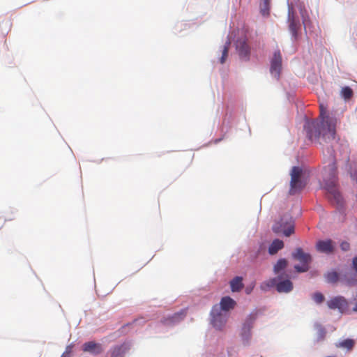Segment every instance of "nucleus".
I'll list each match as a JSON object with an SVG mask.
<instances>
[{
  "label": "nucleus",
  "mask_w": 357,
  "mask_h": 357,
  "mask_svg": "<svg viewBox=\"0 0 357 357\" xmlns=\"http://www.w3.org/2000/svg\"><path fill=\"white\" fill-rule=\"evenodd\" d=\"M300 13L302 17L304 29H307L310 24V20L307 11L305 9L301 8Z\"/></svg>",
  "instance_id": "obj_26"
},
{
  "label": "nucleus",
  "mask_w": 357,
  "mask_h": 357,
  "mask_svg": "<svg viewBox=\"0 0 357 357\" xmlns=\"http://www.w3.org/2000/svg\"><path fill=\"white\" fill-rule=\"evenodd\" d=\"M255 319V315L250 314L247 317L246 320L243 323L241 331V335L243 339L248 340L250 337V331L252 328Z\"/></svg>",
  "instance_id": "obj_10"
},
{
  "label": "nucleus",
  "mask_w": 357,
  "mask_h": 357,
  "mask_svg": "<svg viewBox=\"0 0 357 357\" xmlns=\"http://www.w3.org/2000/svg\"><path fill=\"white\" fill-rule=\"evenodd\" d=\"M351 176L353 178V179L357 181V174L356 175V174H351Z\"/></svg>",
  "instance_id": "obj_33"
},
{
  "label": "nucleus",
  "mask_w": 357,
  "mask_h": 357,
  "mask_svg": "<svg viewBox=\"0 0 357 357\" xmlns=\"http://www.w3.org/2000/svg\"><path fill=\"white\" fill-rule=\"evenodd\" d=\"M236 305V301L229 296H225L222 298L220 303V309L221 311H229L235 307Z\"/></svg>",
  "instance_id": "obj_16"
},
{
  "label": "nucleus",
  "mask_w": 357,
  "mask_h": 357,
  "mask_svg": "<svg viewBox=\"0 0 357 357\" xmlns=\"http://www.w3.org/2000/svg\"><path fill=\"white\" fill-rule=\"evenodd\" d=\"M271 0H261V1H263V2H268V3H271Z\"/></svg>",
  "instance_id": "obj_35"
},
{
  "label": "nucleus",
  "mask_w": 357,
  "mask_h": 357,
  "mask_svg": "<svg viewBox=\"0 0 357 357\" xmlns=\"http://www.w3.org/2000/svg\"><path fill=\"white\" fill-rule=\"evenodd\" d=\"M230 45V42L226 43V44L223 46L222 50V56L220 59V62L222 64L225 62L227 56H228V52H229V48Z\"/></svg>",
  "instance_id": "obj_27"
},
{
  "label": "nucleus",
  "mask_w": 357,
  "mask_h": 357,
  "mask_svg": "<svg viewBox=\"0 0 357 357\" xmlns=\"http://www.w3.org/2000/svg\"><path fill=\"white\" fill-rule=\"evenodd\" d=\"M282 69V55L279 50L274 52L271 61V73L278 79Z\"/></svg>",
  "instance_id": "obj_8"
},
{
  "label": "nucleus",
  "mask_w": 357,
  "mask_h": 357,
  "mask_svg": "<svg viewBox=\"0 0 357 357\" xmlns=\"http://www.w3.org/2000/svg\"><path fill=\"white\" fill-rule=\"evenodd\" d=\"M353 311L357 312V301H356L355 306L353 308Z\"/></svg>",
  "instance_id": "obj_34"
},
{
  "label": "nucleus",
  "mask_w": 357,
  "mask_h": 357,
  "mask_svg": "<svg viewBox=\"0 0 357 357\" xmlns=\"http://www.w3.org/2000/svg\"><path fill=\"white\" fill-rule=\"evenodd\" d=\"M211 323L217 329H222L227 321V315L222 312L218 305L213 307L211 312Z\"/></svg>",
  "instance_id": "obj_5"
},
{
  "label": "nucleus",
  "mask_w": 357,
  "mask_h": 357,
  "mask_svg": "<svg viewBox=\"0 0 357 357\" xmlns=\"http://www.w3.org/2000/svg\"><path fill=\"white\" fill-rule=\"evenodd\" d=\"M316 248L321 252L330 254L334 250V243L331 239L319 241L317 242Z\"/></svg>",
  "instance_id": "obj_12"
},
{
  "label": "nucleus",
  "mask_w": 357,
  "mask_h": 357,
  "mask_svg": "<svg viewBox=\"0 0 357 357\" xmlns=\"http://www.w3.org/2000/svg\"><path fill=\"white\" fill-rule=\"evenodd\" d=\"M317 339L318 342L324 340L326 335V331L321 325H317Z\"/></svg>",
  "instance_id": "obj_25"
},
{
  "label": "nucleus",
  "mask_w": 357,
  "mask_h": 357,
  "mask_svg": "<svg viewBox=\"0 0 357 357\" xmlns=\"http://www.w3.org/2000/svg\"><path fill=\"white\" fill-rule=\"evenodd\" d=\"M321 120L307 121L305 129L310 140L318 139L322 146L324 154L328 157V165L325 167L328 176L324 178V188L327 191V197L331 203L341 206L342 197L337 189V167L335 165L334 150L328 145L335 139L337 119L327 112L326 108L320 105Z\"/></svg>",
  "instance_id": "obj_1"
},
{
  "label": "nucleus",
  "mask_w": 357,
  "mask_h": 357,
  "mask_svg": "<svg viewBox=\"0 0 357 357\" xmlns=\"http://www.w3.org/2000/svg\"><path fill=\"white\" fill-rule=\"evenodd\" d=\"M130 349V345L124 342L120 345H116L110 349L111 357H124L126 353Z\"/></svg>",
  "instance_id": "obj_13"
},
{
  "label": "nucleus",
  "mask_w": 357,
  "mask_h": 357,
  "mask_svg": "<svg viewBox=\"0 0 357 357\" xmlns=\"http://www.w3.org/2000/svg\"><path fill=\"white\" fill-rule=\"evenodd\" d=\"M284 248V243L280 239H275L268 248V253L271 255H275L279 250Z\"/></svg>",
  "instance_id": "obj_19"
},
{
  "label": "nucleus",
  "mask_w": 357,
  "mask_h": 357,
  "mask_svg": "<svg viewBox=\"0 0 357 357\" xmlns=\"http://www.w3.org/2000/svg\"><path fill=\"white\" fill-rule=\"evenodd\" d=\"M288 265V261L285 259H280L273 266V272L275 274L280 275V273L284 271Z\"/></svg>",
  "instance_id": "obj_21"
},
{
  "label": "nucleus",
  "mask_w": 357,
  "mask_h": 357,
  "mask_svg": "<svg viewBox=\"0 0 357 357\" xmlns=\"http://www.w3.org/2000/svg\"><path fill=\"white\" fill-rule=\"evenodd\" d=\"M274 233H282L285 236H290L294 233V220L291 217L285 215L275 222L272 227Z\"/></svg>",
  "instance_id": "obj_2"
},
{
  "label": "nucleus",
  "mask_w": 357,
  "mask_h": 357,
  "mask_svg": "<svg viewBox=\"0 0 357 357\" xmlns=\"http://www.w3.org/2000/svg\"><path fill=\"white\" fill-rule=\"evenodd\" d=\"M270 11V3L261 1L260 6V13L263 16H268Z\"/></svg>",
  "instance_id": "obj_28"
},
{
  "label": "nucleus",
  "mask_w": 357,
  "mask_h": 357,
  "mask_svg": "<svg viewBox=\"0 0 357 357\" xmlns=\"http://www.w3.org/2000/svg\"><path fill=\"white\" fill-rule=\"evenodd\" d=\"M242 277L236 276L230 281L231 289L233 292L240 291L243 288Z\"/></svg>",
  "instance_id": "obj_20"
},
{
  "label": "nucleus",
  "mask_w": 357,
  "mask_h": 357,
  "mask_svg": "<svg viewBox=\"0 0 357 357\" xmlns=\"http://www.w3.org/2000/svg\"><path fill=\"white\" fill-rule=\"evenodd\" d=\"M283 278H284V273ZM293 289V283L289 279H284L279 280L276 285V290L279 293H289Z\"/></svg>",
  "instance_id": "obj_14"
},
{
  "label": "nucleus",
  "mask_w": 357,
  "mask_h": 357,
  "mask_svg": "<svg viewBox=\"0 0 357 357\" xmlns=\"http://www.w3.org/2000/svg\"><path fill=\"white\" fill-rule=\"evenodd\" d=\"M61 357H66L65 354H63Z\"/></svg>",
  "instance_id": "obj_36"
},
{
  "label": "nucleus",
  "mask_w": 357,
  "mask_h": 357,
  "mask_svg": "<svg viewBox=\"0 0 357 357\" xmlns=\"http://www.w3.org/2000/svg\"><path fill=\"white\" fill-rule=\"evenodd\" d=\"M342 280L349 286L357 285V273L355 271L345 273Z\"/></svg>",
  "instance_id": "obj_18"
},
{
  "label": "nucleus",
  "mask_w": 357,
  "mask_h": 357,
  "mask_svg": "<svg viewBox=\"0 0 357 357\" xmlns=\"http://www.w3.org/2000/svg\"><path fill=\"white\" fill-rule=\"evenodd\" d=\"M236 50L240 58L248 61L250 54V48L245 39H238L236 41Z\"/></svg>",
  "instance_id": "obj_9"
},
{
  "label": "nucleus",
  "mask_w": 357,
  "mask_h": 357,
  "mask_svg": "<svg viewBox=\"0 0 357 357\" xmlns=\"http://www.w3.org/2000/svg\"><path fill=\"white\" fill-rule=\"evenodd\" d=\"M186 315L185 310L174 314L172 316L164 319L162 322L165 325H172L182 320Z\"/></svg>",
  "instance_id": "obj_15"
},
{
  "label": "nucleus",
  "mask_w": 357,
  "mask_h": 357,
  "mask_svg": "<svg viewBox=\"0 0 357 357\" xmlns=\"http://www.w3.org/2000/svg\"><path fill=\"white\" fill-rule=\"evenodd\" d=\"M327 305L331 310L337 309L340 312L344 313L348 309L349 304L344 296H337L329 300Z\"/></svg>",
  "instance_id": "obj_6"
},
{
  "label": "nucleus",
  "mask_w": 357,
  "mask_h": 357,
  "mask_svg": "<svg viewBox=\"0 0 357 357\" xmlns=\"http://www.w3.org/2000/svg\"><path fill=\"white\" fill-rule=\"evenodd\" d=\"M351 269L357 273V256L352 259Z\"/></svg>",
  "instance_id": "obj_30"
},
{
  "label": "nucleus",
  "mask_w": 357,
  "mask_h": 357,
  "mask_svg": "<svg viewBox=\"0 0 357 357\" xmlns=\"http://www.w3.org/2000/svg\"><path fill=\"white\" fill-rule=\"evenodd\" d=\"M325 278H326V281L328 283H335L339 280V274L337 271H332L328 272L325 275Z\"/></svg>",
  "instance_id": "obj_23"
},
{
  "label": "nucleus",
  "mask_w": 357,
  "mask_h": 357,
  "mask_svg": "<svg viewBox=\"0 0 357 357\" xmlns=\"http://www.w3.org/2000/svg\"><path fill=\"white\" fill-rule=\"evenodd\" d=\"M313 300L315 303L319 304L321 303L324 300V296L321 293L317 292L313 295Z\"/></svg>",
  "instance_id": "obj_29"
},
{
  "label": "nucleus",
  "mask_w": 357,
  "mask_h": 357,
  "mask_svg": "<svg viewBox=\"0 0 357 357\" xmlns=\"http://www.w3.org/2000/svg\"><path fill=\"white\" fill-rule=\"evenodd\" d=\"M341 96L346 100H350L353 95V90L349 86H344L341 90Z\"/></svg>",
  "instance_id": "obj_24"
},
{
  "label": "nucleus",
  "mask_w": 357,
  "mask_h": 357,
  "mask_svg": "<svg viewBox=\"0 0 357 357\" xmlns=\"http://www.w3.org/2000/svg\"><path fill=\"white\" fill-rule=\"evenodd\" d=\"M355 342L352 339H346L336 344L337 347L345 348L351 350L354 346Z\"/></svg>",
  "instance_id": "obj_22"
},
{
  "label": "nucleus",
  "mask_w": 357,
  "mask_h": 357,
  "mask_svg": "<svg viewBox=\"0 0 357 357\" xmlns=\"http://www.w3.org/2000/svg\"><path fill=\"white\" fill-rule=\"evenodd\" d=\"M283 278V274L278 275L277 278H271L267 281L264 282L261 284V289L264 291H268L270 288L275 287L278 282Z\"/></svg>",
  "instance_id": "obj_17"
},
{
  "label": "nucleus",
  "mask_w": 357,
  "mask_h": 357,
  "mask_svg": "<svg viewBox=\"0 0 357 357\" xmlns=\"http://www.w3.org/2000/svg\"><path fill=\"white\" fill-rule=\"evenodd\" d=\"M288 21H289V29L292 36L296 39L298 37V32L300 29V23L296 20L295 12L291 6H289L288 9Z\"/></svg>",
  "instance_id": "obj_7"
},
{
  "label": "nucleus",
  "mask_w": 357,
  "mask_h": 357,
  "mask_svg": "<svg viewBox=\"0 0 357 357\" xmlns=\"http://www.w3.org/2000/svg\"><path fill=\"white\" fill-rule=\"evenodd\" d=\"M6 221V220L3 217L0 215V229L3 227Z\"/></svg>",
  "instance_id": "obj_32"
},
{
  "label": "nucleus",
  "mask_w": 357,
  "mask_h": 357,
  "mask_svg": "<svg viewBox=\"0 0 357 357\" xmlns=\"http://www.w3.org/2000/svg\"><path fill=\"white\" fill-rule=\"evenodd\" d=\"M340 248L343 251H348L350 248V245L347 241H343L340 244Z\"/></svg>",
  "instance_id": "obj_31"
},
{
  "label": "nucleus",
  "mask_w": 357,
  "mask_h": 357,
  "mask_svg": "<svg viewBox=\"0 0 357 357\" xmlns=\"http://www.w3.org/2000/svg\"><path fill=\"white\" fill-rule=\"evenodd\" d=\"M84 352H89L93 355H98L102 352V348L100 344L93 341L85 342L82 346Z\"/></svg>",
  "instance_id": "obj_11"
},
{
  "label": "nucleus",
  "mask_w": 357,
  "mask_h": 357,
  "mask_svg": "<svg viewBox=\"0 0 357 357\" xmlns=\"http://www.w3.org/2000/svg\"><path fill=\"white\" fill-rule=\"evenodd\" d=\"M291 255L294 259L301 263V266H294V268L298 273H305L310 269V264L312 261L310 254L304 252L302 248H297Z\"/></svg>",
  "instance_id": "obj_4"
},
{
  "label": "nucleus",
  "mask_w": 357,
  "mask_h": 357,
  "mask_svg": "<svg viewBox=\"0 0 357 357\" xmlns=\"http://www.w3.org/2000/svg\"><path fill=\"white\" fill-rule=\"evenodd\" d=\"M306 185L303 179V169L299 167H293L291 171V181L289 193L294 195L297 191L302 190Z\"/></svg>",
  "instance_id": "obj_3"
}]
</instances>
